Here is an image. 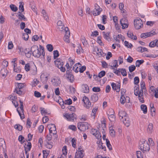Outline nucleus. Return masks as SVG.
<instances>
[{"label":"nucleus","mask_w":158,"mask_h":158,"mask_svg":"<svg viewBox=\"0 0 158 158\" xmlns=\"http://www.w3.org/2000/svg\"><path fill=\"white\" fill-rule=\"evenodd\" d=\"M140 150L143 152L148 151L150 149V146L147 142L143 140L139 143Z\"/></svg>","instance_id":"nucleus-1"},{"label":"nucleus","mask_w":158,"mask_h":158,"mask_svg":"<svg viewBox=\"0 0 158 158\" xmlns=\"http://www.w3.org/2000/svg\"><path fill=\"white\" fill-rule=\"evenodd\" d=\"M31 50L32 51L33 56L35 57L39 58L42 54L39 49L38 46L37 45H34L32 46L31 47Z\"/></svg>","instance_id":"nucleus-2"},{"label":"nucleus","mask_w":158,"mask_h":158,"mask_svg":"<svg viewBox=\"0 0 158 158\" xmlns=\"http://www.w3.org/2000/svg\"><path fill=\"white\" fill-rule=\"evenodd\" d=\"M56 66L60 69V71L63 72L65 71L64 67H63V63L62 60L60 59H57L54 61Z\"/></svg>","instance_id":"nucleus-3"},{"label":"nucleus","mask_w":158,"mask_h":158,"mask_svg":"<svg viewBox=\"0 0 158 158\" xmlns=\"http://www.w3.org/2000/svg\"><path fill=\"white\" fill-rule=\"evenodd\" d=\"M77 127L81 131H84L89 128L88 123L85 122H80L78 123Z\"/></svg>","instance_id":"nucleus-4"},{"label":"nucleus","mask_w":158,"mask_h":158,"mask_svg":"<svg viewBox=\"0 0 158 158\" xmlns=\"http://www.w3.org/2000/svg\"><path fill=\"white\" fill-rule=\"evenodd\" d=\"M135 27L136 29H139L143 26V22L141 19L139 18L134 20Z\"/></svg>","instance_id":"nucleus-5"},{"label":"nucleus","mask_w":158,"mask_h":158,"mask_svg":"<svg viewBox=\"0 0 158 158\" xmlns=\"http://www.w3.org/2000/svg\"><path fill=\"white\" fill-rule=\"evenodd\" d=\"M25 86V83H18V87H16L15 91H16V93L19 95H23L24 94V92L21 89Z\"/></svg>","instance_id":"nucleus-6"},{"label":"nucleus","mask_w":158,"mask_h":158,"mask_svg":"<svg viewBox=\"0 0 158 158\" xmlns=\"http://www.w3.org/2000/svg\"><path fill=\"white\" fill-rule=\"evenodd\" d=\"M82 101L84 103V105H85V106H86L87 108H89L91 106V103L87 97H84Z\"/></svg>","instance_id":"nucleus-7"},{"label":"nucleus","mask_w":158,"mask_h":158,"mask_svg":"<svg viewBox=\"0 0 158 158\" xmlns=\"http://www.w3.org/2000/svg\"><path fill=\"white\" fill-rule=\"evenodd\" d=\"M74 115L75 114L74 113L70 114L66 113L64 114V116L70 121H73Z\"/></svg>","instance_id":"nucleus-8"},{"label":"nucleus","mask_w":158,"mask_h":158,"mask_svg":"<svg viewBox=\"0 0 158 158\" xmlns=\"http://www.w3.org/2000/svg\"><path fill=\"white\" fill-rule=\"evenodd\" d=\"M95 9L96 11H97V12H95L93 13L94 15L96 16L99 15L101 13V11H102V9L100 8V6L97 4H95Z\"/></svg>","instance_id":"nucleus-9"},{"label":"nucleus","mask_w":158,"mask_h":158,"mask_svg":"<svg viewBox=\"0 0 158 158\" xmlns=\"http://www.w3.org/2000/svg\"><path fill=\"white\" fill-rule=\"evenodd\" d=\"M111 85L113 90H116V92H119L120 90V84L118 83L117 85H116L114 83H112Z\"/></svg>","instance_id":"nucleus-10"},{"label":"nucleus","mask_w":158,"mask_h":158,"mask_svg":"<svg viewBox=\"0 0 158 158\" xmlns=\"http://www.w3.org/2000/svg\"><path fill=\"white\" fill-rule=\"evenodd\" d=\"M144 90L145 89H141V90L139 91V100L140 102L142 103H143L144 102V101L143 99V90Z\"/></svg>","instance_id":"nucleus-11"},{"label":"nucleus","mask_w":158,"mask_h":158,"mask_svg":"<svg viewBox=\"0 0 158 158\" xmlns=\"http://www.w3.org/2000/svg\"><path fill=\"white\" fill-rule=\"evenodd\" d=\"M118 115L121 120L123 118L124 119L125 118V117H128L127 116V114L126 113L125 111L123 110H121L119 112Z\"/></svg>","instance_id":"nucleus-12"},{"label":"nucleus","mask_w":158,"mask_h":158,"mask_svg":"<svg viewBox=\"0 0 158 158\" xmlns=\"http://www.w3.org/2000/svg\"><path fill=\"white\" fill-rule=\"evenodd\" d=\"M49 126H51L49 128V133H52L53 131V132H56V127L55 125L51 124L49 125Z\"/></svg>","instance_id":"nucleus-13"},{"label":"nucleus","mask_w":158,"mask_h":158,"mask_svg":"<svg viewBox=\"0 0 158 158\" xmlns=\"http://www.w3.org/2000/svg\"><path fill=\"white\" fill-rule=\"evenodd\" d=\"M66 77L70 82H72L74 81V76L71 73H68L67 71H66Z\"/></svg>","instance_id":"nucleus-14"},{"label":"nucleus","mask_w":158,"mask_h":158,"mask_svg":"<svg viewBox=\"0 0 158 158\" xmlns=\"http://www.w3.org/2000/svg\"><path fill=\"white\" fill-rule=\"evenodd\" d=\"M126 19H122L120 20V24L121 26H122V28L123 29H125L128 27L127 22V23L125 22L123 23L122 22L125 21Z\"/></svg>","instance_id":"nucleus-15"},{"label":"nucleus","mask_w":158,"mask_h":158,"mask_svg":"<svg viewBox=\"0 0 158 158\" xmlns=\"http://www.w3.org/2000/svg\"><path fill=\"white\" fill-rule=\"evenodd\" d=\"M123 123L127 127H128L130 125V121L128 117H126L124 120H123Z\"/></svg>","instance_id":"nucleus-16"},{"label":"nucleus","mask_w":158,"mask_h":158,"mask_svg":"<svg viewBox=\"0 0 158 158\" xmlns=\"http://www.w3.org/2000/svg\"><path fill=\"white\" fill-rule=\"evenodd\" d=\"M83 92L84 93H88L89 92V88L88 85L85 84L82 85Z\"/></svg>","instance_id":"nucleus-17"},{"label":"nucleus","mask_w":158,"mask_h":158,"mask_svg":"<svg viewBox=\"0 0 158 158\" xmlns=\"http://www.w3.org/2000/svg\"><path fill=\"white\" fill-rule=\"evenodd\" d=\"M127 35L128 37L134 40H136L137 38L135 35H134L132 33L128 31L127 33Z\"/></svg>","instance_id":"nucleus-18"},{"label":"nucleus","mask_w":158,"mask_h":158,"mask_svg":"<svg viewBox=\"0 0 158 158\" xmlns=\"http://www.w3.org/2000/svg\"><path fill=\"white\" fill-rule=\"evenodd\" d=\"M103 33L104 38L108 41H110V32L105 33L104 32H103Z\"/></svg>","instance_id":"nucleus-19"},{"label":"nucleus","mask_w":158,"mask_h":158,"mask_svg":"<svg viewBox=\"0 0 158 158\" xmlns=\"http://www.w3.org/2000/svg\"><path fill=\"white\" fill-rule=\"evenodd\" d=\"M83 151H80L77 152L75 153V156L78 158H82L84 156V154L83 153Z\"/></svg>","instance_id":"nucleus-20"},{"label":"nucleus","mask_w":158,"mask_h":158,"mask_svg":"<svg viewBox=\"0 0 158 158\" xmlns=\"http://www.w3.org/2000/svg\"><path fill=\"white\" fill-rule=\"evenodd\" d=\"M153 131V124L152 123H150L148 126L147 131L148 133H151Z\"/></svg>","instance_id":"nucleus-21"},{"label":"nucleus","mask_w":158,"mask_h":158,"mask_svg":"<svg viewBox=\"0 0 158 158\" xmlns=\"http://www.w3.org/2000/svg\"><path fill=\"white\" fill-rule=\"evenodd\" d=\"M98 100V96L96 94H94L91 96V100L94 102H96Z\"/></svg>","instance_id":"nucleus-22"},{"label":"nucleus","mask_w":158,"mask_h":158,"mask_svg":"<svg viewBox=\"0 0 158 158\" xmlns=\"http://www.w3.org/2000/svg\"><path fill=\"white\" fill-rule=\"evenodd\" d=\"M109 129L110 135L112 137H114L115 136V131L112 127H110Z\"/></svg>","instance_id":"nucleus-23"},{"label":"nucleus","mask_w":158,"mask_h":158,"mask_svg":"<svg viewBox=\"0 0 158 158\" xmlns=\"http://www.w3.org/2000/svg\"><path fill=\"white\" fill-rule=\"evenodd\" d=\"M141 109L143 111L144 114H146L147 112V108L146 106L145 105L143 104L141 106Z\"/></svg>","instance_id":"nucleus-24"},{"label":"nucleus","mask_w":158,"mask_h":158,"mask_svg":"<svg viewBox=\"0 0 158 158\" xmlns=\"http://www.w3.org/2000/svg\"><path fill=\"white\" fill-rule=\"evenodd\" d=\"M0 146L2 147L3 149L6 147L5 141L4 139L2 138H0Z\"/></svg>","instance_id":"nucleus-25"},{"label":"nucleus","mask_w":158,"mask_h":158,"mask_svg":"<svg viewBox=\"0 0 158 158\" xmlns=\"http://www.w3.org/2000/svg\"><path fill=\"white\" fill-rule=\"evenodd\" d=\"M41 81L44 84H45L47 83L48 81V77H45L43 76L42 75L41 76Z\"/></svg>","instance_id":"nucleus-26"},{"label":"nucleus","mask_w":158,"mask_h":158,"mask_svg":"<svg viewBox=\"0 0 158 158\" xmlns=\"http://www.w3.org/2000/svg\"><path fill=\"white\" fill-rule=\"evenodd\" d=\"M81 40L82 41V43L84 46H86L88 44V42L86 40L84 36H81Z\"/></svg>","instance_id":"nucleus-27"},{"label":"nucleus","mask_w":158,"mask_h":158,"mask_svg":"<svg viewBox=\"0 0 158 158\" xmlns=\"http://www.w3.org/2000/svg\"><path fill=\"white\" fill-rule=\"evenodd\" d=\"M70 36V32H69L68 35H65L64 37V40L68 43L70 42L69 38Z\"/></svg>","instance_id":"nucleus-28"},{"label":"nucleus","mask_w":158,"mask_h":158,"mask_svg":"<svg viewBox=\"0 0 158 158\" xmlns=\"http://www.w3.org/2000/svg\"><path fill=\"white\" fill-rule=\"evenodd\" d=\"M25 149H26L28 150V151H30L31 148V142H27V144L25 145V146H24Z\"/></svg>","instance_id":"nucleus-29"},{"label":"nucleus","mask_w":158,"mask_h":158,"mask_svg":"<svg viewBox=\"0 0 158 158\" xmlns=\"http://www.w3.org/2000/svg\"><path fill=\"white\" fill-rule=\"evenodd\" d=\"M144 61L143 60H137L135 63L136 66L137 67H139L140 65L143 63Z\"/></svg>","instance_id":"nucleus-30"},{"label":"nucleus","mask_w":158,"mask_h":158,"mask_svg":"<svg viewBox=\"0 0 158 158\" xmlns=\"http://www.w3.org/2000/svg\"><path fill=\"white\" fill-rule=\"evenodd\" d=\"M106 141L107 147L110 150H111L112 148L109 140L108 139H106Z\"/></svg>","instance_id":"nucleus-31"},{"label":"nucleus","mask_w":158,"mask_h":158,"mask_svg":"<svg viewBox=\"0 0 158 158\" xmlns=\"http://www.w3.org/2000/svg\"><path fill=\"white\" fill-rule=\"evenodd\" d=\"M77 64L81 65V64L79 63L76 64L74 65L73 69L74 71L76 73H77L78 71H79V68H78V67L77 66Z\"/></svg>","instance_id":"nucleus-32"},{"label":"nucleus","mask_w":158,"mask_h":158,"mask_svg":"<svg viewBox=\"0 0 158 158\" xmlns=\"http://www.w3.org/2000/svg\"><path fill=\"white\" fill-rule=\"evenodd\" d=\"M10 7L11 10L13 11L16 12L18 10V8L13 4H11L10 5Z\"/></svg>","instance_id":"nucleus-33"},{"label":"nucleus","mask_w":158,"mask_h":158,"mask_svg":"<svg viewBox=\"0 0 158 158\" xmlns=\"http://www.w3.org/2000/svg\"><path fill=\"white\" fill-rule=\"evenodd\" d=\"M149 46L151 48L154 47L156 46H157V44L156 40L151 42L149 43Z\"/></svg>","instance_id":"nucleus-34"},{"label":"nucleus","mask_w":158,"mask_h":158,"mask_svg":"<svg viewBox=\"0 0 158 158\" xmlns=\"http://www.w3.org/2000/svg\"><path fill=\"white\" fill-rule=\"evenodd\" d=\"M41 13L43 14L44 19L47 21L48 19V16L45 11L44 10H43L42 11Z\"/></svg>","instance_id":"nucleus-35"},{"label":"nucleus","mask_w":158,"mask_h":158,"mask_svg":"<svg viewBox=\"0 0 158 158\" xmlns=\"http://www.w3.org/2000/svg\"><path fill=\"white\" fill-rule=\"evenodd\" d=\"M20 5L19 7V10L21 11V12H23L24 10V8L23 7V2H19Z\"/></svg>","instance_id":"nucleus-36"},{"label":"nucleus","mask_w":158,"mask_h":158,"mask_svg":"<svg viewBox=\"0 0 158 158\" xmlns=\"http://www.w3.org/2000/svg\"><path fill=\"white\" fill-rule=\"evenodd\" d=\"M124 6V5L123 3H120L119 4V9L121 10V12L122 13H124V10L123 8Z\"/></svg>","instance_id":"nucleus-37"},{"label":"nucleus","mask_w":158,"mask_h":158,"mask_svg":"<svg viewBox=\"0 0 158 158\" xmlns=\"http://www.w3.org/2000/svg\"><path fill=\"white\" fill-rule=\"evenodd\" d=\"M77 47L78 48L77 49L76 51V52L78 54H80L81 53V52H82L83 49L80 44H79L78 45Z\"/></svg>","instance_id":"nucleus-38"},{"label":"nucleus","mask_w":158,"mask_h":158,"mask_svg":"<svg viewBox=\"0 0 158 158\" xmlns=\"http://www.w3.org/2000/svg\"><path fill=\"white\" fill-rule=\"evenodd\" d=\"M46 47L49 51L51 52L52 51L53 48L52 44H48L47 45Z\"/></svg>","instance_id":"nucleus-39"},{"label":"nucleus","mask_w":158,"mask_h":158,"mask_svg":"<svg viewBox=\"0 0 158 158\" xmlns=\"http://www.w3.org/2000/svg\"><path fill=\"white\" fill-rule=\"evenodd\" d=\"M108 118L110 121H114L115 119V117L114 114H111V115H108Z\"/></svg>","instance_id":"nucleus-40"},{"label":"nucleus","mask_w":158,"mask_h":158,"mask_svg":"<svg viewBox=\"0 0 158 158\" xmlns=\"http://www.w3.org/2000/svg\"><path fill=\"white\" fill-rule=\"evenodd\" d=\"M139 88L138 87H137L136 86H135L134 88V94L136 96H137V95L139 96Z\"/></svg>","instance_id":"nucleus-41"},{"label":"nucleus","mask_w":158,"mask_h":158,"mask_svg":"<svg viewBox=\"0 0 158 158\" xmlns=\"http://www.w3.org/2000/svg\"><path fill=\"white\" fill-rule=\"evenodd\" d=\"M136 153L137 158H143L141 151H137Z\"/></svg>","instance_id":"nucleus-42"},{"label":"nucleus","mask_w":158,"mask_h":158,"mask_svg":"<svg viewBox=\"0 0 158 158\" xmlns=\"http://www.w3.org/2000/svg\"><path fill=\"white\" fill-rule=\"evenodd\" d=\"M14 127L16 129L19 131H21L23 129V127L19 124L15 125Z\"/></svg>","instance_id":"nucleus-43"},{"label":"nucleus","mask_w":158,"mask_h":158,"mask_svg":"<svg viewBox=\"0 0 158 158\" xmlns=\"http://www.w3.org/2000/svg\"><path fill=\"white\" fill-rule=\"evenodd\" d=\"M135 66L134 65H131L129 67V70L130 72L131 73L132 72L135 70Z\"/></svg>","instance_id":"nucleus-44"},{"label":"nucleus","mask_w":158,"mask_h":158,"mask_svg":"<svg viewBox=\"0 0 158 158\" xmlns=\"http://www.w3.org/2000/svg\"><path fill=\"white\" fill-rule=\"evenodd\" d=\"M125 46L128 48H131L133 46L132 45L131 43H129V42L126 41L124 42Z\"/></svg>","instance_id":"nucleus-45"},{"label":"nucleus","mask_w":158,"mask_h":158,"mask_svg":"<svg viewBox=\"0 0 158 158\" xmlns=\"http://www.w3.org/2000/svg\"><path fill=\"white\" fill-rule=\"evenodd\" d=\"M23 38L25 40H27L29 38V35L27 33H24L23 34Z\"/></svg>","instance_id":"nucleus-46"},{"label":"nucleus","mask_w":158,"mask_h":158,"mask_svg":"<svg viewBox=\"0 0 158 158\" xmlns=\"http://www.w3.org/2000/svg\"><path fill=\"white\" fill-rule=\"evenodd\" d=\"M19 18V19L21 20L22 21V20H23L24 21H26L27 19L25 17L24 15H23V14L22 15H19V16L18 17Z\"/></svg>","instance_id":"nucleus-47"},{"label":"nucleus","mask_w":158,"mask_h":158,"mask_svg":"<svg viewBox=\"0 0 158 158\" xmlns=\"http://www.w3.org/2000/svg\"><path fill=\"white\" fill-rule=\"evenodd\" d=\"M113 64V66H111L112 69H114V67L115 68H117L118 67V62L117 60H114Z\"/></svg>","instance_id":"nucleus-48"},{"label":"nucleus","mask_w":158,"mask_h":158,"mask_svg":"<svg viewBox=\"0 0 158 158\" xmlns=\"http://www.w3.org/2000/svg\"><path fill=\"white\" fill-rule=\"evenodd\" d=\"M106 74V72L103 70L101 71L98 74L99 77L101 78L102 77L104 76Z\"/></svg>","instance_id":"nucleus-49"},{"label":"nucleus","mask_w":158,"mask_h":158,"mask_svg":"<svg viewBox=\"0 0 158 158\" xmlns=\"http://www.w3.org/2000/svg\"><path fill=\"white\" fill-rule=\"evenodd\" d=\"M91 133L92 135L95 136L96 135H97L98 133H99V132L96 129H92Z\"/></svg>","instance_id":"nucleus-50"},{"label":"nucleus","mask_w":158,"mask_h":158,"mask_svg":"<svg viewBox=\"0 0 158 158\" xmlns=\"http://www.w3.org/2000/svg\"><path fill=\"white\" fill-rule=\"evenodd\" d=\"M54 58L56 59L59 56V53L58 51L56 50L53 51Z\"/></svg>","instance_id":"nucleus-51"},{"label":"nucleus","mask_w":158,"mask_h":158,"mask_svg":"<svg viewBox=\"0 0 158 158\" xmlns=\"http://www.w3.org/2000/svg\"><path fill=\"white\" fill-rule=\"evenodd\" d=\"M17 110L19 116H20L21 119H22L24 118L25 117L23 113H22V111H21V112H20V111L18 110V108H17Z\"/></svg>","instance_id":"nucleus-52"},{"label":"nucleus","mask_w":158,"mask_h":158,"mask_svg":"<svg viewBox=\"0 0 158 158\" xmlns=\"http://www.w3.org/2000/svg\"><path fill=\"white\" fill-rule=\"evenodd\" d=\"M140 84L141 89H145L146 87L144 82L143 81H141L140 82Z\"/></svg>","instance_id":"nucleus-53"},{"label":"nucleus","mask_w":158,"mask_h":158,"mask_svg":"<svg viewBox=\"0 0 158 158\" xmlns=\"http://www.w3.org/2000/svg\"><path fill=\"white\" fill-rule=\"evenodd\" d=\"M7 71V70L5 69H2L0 71V73L3 77H5L6 76V72L5 73H4V72Z\"/></svg>","instance_id":"nucleus-54"},{"label":"nucleus","mask_w":158,"mask_h":158,"mask_svg":"<svg viewBox=\"0 0 158 158\" xmlns=\"http://www.w3.org/2000/svg\"><path fill=\"white\" fill-rule=\"evenodd\" d=\"M63 151V154L64 155V156L67 155V147L66 146H64L63 147L62 149Z\"/></svg>","instance_id":"nucleus-55"},{"label":"nucleus","mask_w":158,"mask_h":158,"mask_svg":"<svg viewBox=\"0 0 158 158\" xmlns=\"http://www.w3.org/2000/svg\"><path fill=\"white\" fill-rule=\"evenodd\" d=\"M114 110L112 109H110L107 112V114L108 115H111V114H114Z\"/></svg>","instance_id":"nucleus-56"},{"label":"nucleus","mask_w":158,"mask_h":158,"mask_svg":"<svg viewBox=\"0 0 158 158\" xmlns=\"http://www.w3.org/2000/svg\"><path fill=\"white\" fill-rule=\"evenodd\" d=\"M72 146L74 148L76 147V139L75 138H73L72 140Z\"/></svg>","instance_id":"nucleus-57"},{"label":"nucleus","mask_w":158,"mask_h":158,"mask_svg":"<svg viewBox=\"0 0 158 158\" xmlns=\"http://www.w3.org/2000/svg\"><path fill=\"white\" fill-rule=\"evenodd\" d=\"M125 100L126 98H125V97L123 95H121L120 98L121 103L122 104H123L125 102Z\"/></svg>","instance_id":"nucleus-58"},{"label":"nucleus","mask_w":158,"mask_h":158,"mask_svg":"<svg viewBox=\"0 0 158 158\" xmlns=\"http://www.w3.org/2000/svg\"><path fill=\"white\" fill-rule=\"evenodd\" d=\"M40 49H41L42 50V55L43 56V58H44L45 53L44 51V47H43V46H42L40 45Z\"/></svg>","instance_id":"nucleus-59"},{"label":"nucleus","mask_w":158,"mask_h":158,"mask_svg":"<svg viewBox=\"0 0 158 158\" xmlns=\"http://www.w3.org/2000/svg\"><path fill=\"white\" fill-rule=\"evenodd\" d=\"M139 82V79L138 77H135L134 78V83L135 85H137Z\"/></svg>","instance_id":"nucleus-60"},{"label":"nucleus","mask_w":158,"mask_h":158,"mask_svg":"<svg viewBox=\"0 0 158 158\" xmlns=\"http://www.w3.org/2000/svg\"><path fill=\"white\" fill-rule=\"evenodd\" d=\"M147 37L152 36L154 35H155L156 33L154 31H151L149 32L146 33Z\"/></svg>","instance_id":"nucleus-61"},{"label":"nucleus","mask_w":158,"mask_h":158,"mask_svg":"<svg viewBox=\"0 0 158 158\" xmlns=\"http://www.w3.org/2000/svg\"><path fill=\"white\" fill-rule=\"evenodd\" d=\"M65 104L67 105H70L72 103V101L71 99L69 98L68 100L65 101Z\"/></svg>","instance_id":"nucleus-62"},{"label":"nucleus","mask_w":158,"mask_h":158,"mask_svg":"<svg viewBox=\"0 0 158 158\" xmlns=\"http://www.w3.org/2000/svg\"><path fill=\"white\" fill-rule=\"evenodd\" d=\"M92 90L94 92H99L100 91V89L98 87H94L93 88Z\"/></svg>","instance_id":"nucleus-63"},{"label":"nucleus","mask_w":158,"mask_h":158,"mask_svg":"<svg viewBox=\"0 0 158 158\" xmlns=\"http://www.w3.org/2000/svg\"><path fill=\"white\" fill-rule=\"evenodd\" d=\"M69 128L73 131H75L77 130L76 126L73 125H70L69 127Z\"/></svg>","instance_id":"nucleus-64"}]
</instances>
